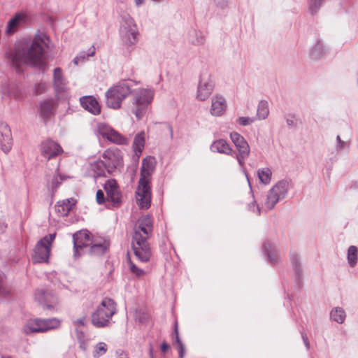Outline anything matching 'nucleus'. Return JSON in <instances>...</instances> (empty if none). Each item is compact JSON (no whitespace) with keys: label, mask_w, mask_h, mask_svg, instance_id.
Wrapping results in <instances>:
<instances>
[{"label":"nucleus","mask_w":358,"mask_h":358,"mask_svg":"<svg viewBox=\"0 0 358 358\" xmlns=\"http://www.w3.org/2000/svg\"><path fill=\"white\" fill-rule=\"evenodd\" d=\"M55 234H50L41 238L36 245L33 254L34 263H47L51 251V245L55 238Z\"/></svg>","instance_id":"obj_9"},{"label":"nucleus","mask_w":358,"mask_h":358,"mask_svg":"<svg viewBox=\"0 0 358 358\" xmlns=\"http://www.w3.org/2000/svg\"><path fill=\"white\" fill-rule=\"evenodd\" d=\"M145 144V134L143 131L138 133L134 138L132 144V159L135 162H138L143 152Z\"/></svg>","instance_id":"obj_23"},{"label":"nucleus","mask_w":358,"mask_h":358,"mask_svg":"<svg viewBox=\"0 0 358 358\" xmlns=\"http://www.w3.org/2000/svg\"><path fill=\"white\" fill-rule=\"evenodd\" d=\"M48 38L44 33L36 34L31 41L18 42L6 52V59L12 69L22 71L27 66H40L44 62Z\"/></svg>","instance_id":"obj_1"},{"label":"nucleus","mask_w":358,"mask_h":358,"mask_svg":"<svg viewBox=\"0 0 358 358\" xmlns=\"http://www.w3.org/2000/svg\"><path fill=\"white\" fill-rule=\"evenodd\" d=\"M302 338H303V342H304V344H305L306 348L308 349L309 348V342H308L307 337L304 335H302Z\"/></svg>","instance_id":"obj_57"},{"label":"nucleus","mask_w":358,"mask_h":358,"mask_svg":"<svg viewBox=\"0 0 358 358\" xmlns=\"http://www.w3.org/2000/svg\"><path fill=\"white\" fill-rule=\"evenodd\" d=\"M263 251L268 261L271 263H277L280 259V252L273 243L265 242L263 245Z\"/></svg>","instance_id":"obj_26"},{"label":"nucleus","mask_w":358,"mask_h":358,"mask_svg":"<svg viewBox=\"0 0 358 358\" xmlns=\"http://www.w3.org/2000/svg\"><path fill=\"white\" fill-rule=\"evenodd\" d=\"M228 108L227 98L221 94H214L210 99L209 113L211 116L219 117L223 116Z\"/></svg>","instance_id":"obj_15"},{"label":"nucleus","mask_w":358,"mask_h":358,"mask_svg":"<svg viewBox=\"0 0 358 358\" xmlns=\"http://www.w3.org/2000/svg\"><path fill=\"white\" fill-rule=\"evenodd\" d=\"M325 0H309L308 3V10L311 15H315L318 13Z\"/></svg>","instance_id":"obj_38"},{"label":"nucleus","mask_w":358,"mask_h":358,"mask_svg":"<svg viewBox=\"0 0 358 358\" xmlns=\"http://www.w3.org/2000/svg\"><path fill=\"white\" fill-rule=\"evenodd\" d=\"M42 319H30L24 325L23 331L26 334L44 332V328L42 327Z\"/></svg>","instance_id":"obj_28"},{"label":"nucleus","mask_w":358,"mask_h":358,"mask_svg":"<svg viewBox=\"0 0 358 358\" xmlns=\"http://www.w3.org/2000/svg\"><path fill=\"white\" fill-rule=\"evenodd\" d=\"M13 139L11 131L6 124H0V148L1 150L8 153L12 148Z\"/></svg>","instance_id":"obj_22"},{"label":"nucleus","mask_w":358,"mask_h":358,"mask_svg":"<svg viewBox=\"0 0 358 358\" xmlns=\"http://www.w3.org/2000/svg\"><path fill=\"white\" fill-rule=\"evenodd\" d=\"M329 48L321 39H316L310 46L308 57L313 62L321 59L328 52Z\"/></svg>","instance_id":"obj_18"},{"label":"nucleus","mask_w":358,"mask_h":358,"mask_svg":"<svg viewBox=\"0 0 358 358\" xmlns=\"http://www.w3.org/2000/svg\"><path fill=\"white\" fill-rule=\"evenodd\" d=\"M40 115L43 117H49L52 112V104L48 101H43L40 103Z\"/></svg>","instance_id":"obj_39"},{"label":"nucleus","mask_w":358,"mask_h":358,"mask_svg":"<svg viewBox=\"0 0 358 358\" xmlns=\"http://www.w3.org/2000/svg\"><path fill=\"white\" fill-rule=\"evenodd\" d=\"M52 82L58 99H68L69 98L68 82L63 76L62 69L57 67L54 69Z\"/></svg>","instance_id":"obj_14"},{"label":"nucleus","mask_w":358,"mask_h":358,"mask_svg":"<svg viewBox=\"0 0 358 358\" xmlns=\"http://www.w3.org/2000/svg\"><path fill=\"white\" fill-rule=\"evenodd\" d=\"M143 321H144L143 319H139L140 322H143Z\"/></svg>","instance_id":"obj_61"},{"label":"nucleus","mask_w":358,"mask_h":358,"mask_svg":"<svg viewBox=\"0 0 358 358\" xmlns=\"http://www.w3.org/2000/svg\"><path fill=\"white\" fill-rule=\"evenodd\" d=\"M8 291L4 287L3 284L0 281V296H3L7 294Z\"/></svg>","instance_id":"obj_51"},{"label":"nucleus","mask_w":358,"mask_h":358,"mask_svg":"<svg viewBox=\"0 0 358 358\" xmlns=\"http://www.w3.org/2000/svg\"><path fill=\"white\" fill-rule=\"evenodd\" d=\"M41 151L45 158L50 159L62 154L63 150L57 143L52 140H47L42 143Z\"/></svg>","instance_id":"obj_20"},{"label":"nucleus","mask_w":358,"mask_h":358,"mask_svg":"<svg viewBox=\"0 0 358 358\" xmlns=\"http://www.w3.org/2000/svg\"><path fill=\"white\" fill-rule=\"evenodd\" d=\"M153 98L154 91L152 89L142 88L134 92V103L138 106L147 107Z\"/></svg>","instance_id":"obj_21"},{"label":"nucleus","mask_w":358,"mask_h":358,"mask_svg":"<svg viewBox=\"0 0 358 358\" xmlns=\"http://www.w3.org/2000/svg\"><path fill=\"white\" fill-rule=\"evenodd\" d=\"M357 85H358V79H357Z\"/></svg>","instance_id":"obj_62"},{"label":"nucleus","mask_w":358,"mask_h":358,"mask_svg":"<svg viewBox=\"0 0 358 358\" xmlns=\"http://www.w3.org/2000/svg\"><path fill=\"white\" fill-rule=\"evenodd\" d=\"M145 3V0H134L135 6L137 7H140L143 6Z\"/></svg>","instance_id":"obj_54"},{"label":"nucleus","mask_w":358,"mask_h":358,"mask_svg":"<svg viewBox=\"0 0 358 358\" xmlns=\"http://www.w3.org/2000/svg\"><path fill=\"white\" fill-rule=\"evenodd\" d=\"M215 83L211 75L208 71H202L198 78L195 92V99L199 101H206L212 95Z\"/></svg>","instance_id":"obj_8"},{"label":"nucleus","mask_w":358,"mask_h":358,"mask_svg":"<svg viewBox=\"0 0 358 358\" xmlns=\"http://www.w3.org/2000/svg\"><path fill=\"white\" fill-rule=\"evenodd\" d=\"M132 80H121L111 86L105 93L108 107L119 109L122 101L131 93Z\"/></svg>","instance_id":"obj_5"},{"label":"nucleus","mask_w":358,"mask_h":358,"mask_svg":"<svg viewBox=\"0 0 358 358\" xmlns=\"http://www.w3.org/2000/svg\"><path fill=\"white\" fill-rule=\"evenodd\" d=\"M128 266L131 273H132L136 277L141 278L145 275L146 272L143 268H139L129 258L127 260Z\"/></svg>","instance_id":"obj_40"},{"label":"nucleus","mask_w":358,"mask_h":358,"mask_svg":"<svg viewBox=\"0 0 358 358\" xmlns=\"http://www.w3.org/2000/svg\"><path fill=\"white\" fill-rule=\"evenodd\" d=\"M269 113L268 104L266 101H259L257 110V117L259 120H265Z\"/></svg>","instance_id":"obj_36"},{"label":"nucleus","mask_w":358,"mask_h":358,"mask_svg":"<svg viewBox=\"0 0 358 358\" xmlns=\"http://www.w3.org/2000/svg\"><path fill=\"white\" fill-rule=\"evenodd\" d=\"M73 62L76 66L79 65L80 64H82V62H80V60H79L77 56L73 59Z\"/></svg>","instance_id":"obj_59"},{"label":"nucleus","mask_w":358,"mask_h":358,"mask_svg":"<svg viewBox=\"0 0 358 358\" xmlns=\"http://www.w3.org/2000/svg\"><path fill=\"white\" fill-rule=\"evenodd\" d=\"M42 327L44 328V332L57 329L61 324V320L56 317L42 319Z\"/></svg>","instance_id":"obj_34"},{"label":"nucleus","mask_w":358,"mask_h":358,"mask_svg":"<svg viewBox=\"0 0 358 358\" xmlns=\"http://www.w3.org/2000/svg\"><path fill=\"white\" fill-rule=\"evenodd\" d=\"M45 296V298L43 299L44 302H38V303L45 310H51L55 309L59 303L57 297L50 291H48Z\"/></svg>","instance_id":"obj_30"},{"label":"nucleus","mask_w":358,"mask_h":358,"mask_svg":"<svg viewBox=\"0 0 358 358\" xmlns=\"http://www.w3.org/2000/svg\"><path fill=\"white\" fill-rule=\"evenodd\" d=\"M30 18L25 12H18L15 13L7 22L5 29V34L10 36L14 34L19 28L25 25L29 21Z\"/></svg>","instance_id":"obj_16"},{"label":"nucleus","mask_w":358,"mask_h":358,"mask_svg":"<svg viewBox=\"0 0 358 358\" xmlns=\"http://www.w3.org/2000/svg\"><path fill=\"white\" fill-rule=\"evenodd\" d=\"M153 222L149 215L141 217L134 228L132 249L137 259L141 262H147L151 257V250L148 239L152 234Z\"/></svg>","instance_id":"obj_2"},{"label":"nucleus","mask_w":358,"mask_h":358,"mask_svg":"<svg viewBox=\"0 0 358 358\" xmlns=\"http://www.w3.org/2000/svg\"><path fill=\"white\" fill-rule=\"evenodd\" d=\"M109 245L110 243L107 238L99 235H94L87 252L92 256H101L105 254Z\"/></svg>","instance_id":"obj_17"},{"label":"nucleus","mask_w":358,"mask_h":358,"mask_svg":"<svg viewBox=\"0 0 358 358\" xmlns=\"http://www.w3.org/2000/svg\"><path fill=\"white\" fill-rule=\"evenodd\" d=\"M137 106V108L134 111V114L138 119H141L143 117V115L144 113V109L146 107L138 106Z\"/></svg>","instance_id":"obj_49"},{"label":"nucleus","mask_w":358,"mask_h":358,"mask_svg":"<svg viewBox=\"0 0 358 358\" xmlns=\"http://www.w3.org/2000/svg\"><path fill=\"white\" fill-rule=\"evenodd\" d=\"M236 122L241 126H248L252 124L255 122V119L249 117H239Z\"/></svg>","instance_id":"obj_47"},{"label":"nucleus","mask_w":358,"mask_h":358,"mask_svg":"<svg viewBox=\"0 0 358 358\" xmlns=\"http://www.w3.org/2000/svg\"><path fill=\"white\" fill-rule=\"evenodd\" d=\"M96 202L99 204H101L104 202V201H105L104 194L101 190L97 191L96 195Z\"/></svg>","instance_id":"obj_48"},{"label":"nucleus","mask_w":358,"mask_h":358,"mask_svg":"<svg viewBox=\"0 0 358 358\" xmlns=\"http://www.w3.org/2000/svg\"><path fill=\"white\" fill-rule=\"evenodd\" d=\"M77 339L79 343V348L81 350L85 352L88 348L89 339L85 337L83 332H77Z\"/></svg>","instance_id":"obj_41"},{"label":"nucleus","mask_w":358,"mask_h":358,"mask_svg":"<svg viewBox=\"0 0 358 358\" xmlns=\"http://www.w3.org/2000/svg\"><path fill=\"white\" fill-rule=\"evenodd\" d=\"M80 102L82 107L92 113V115H97L101 113L100 105L96 100L92 96H84L80 98Z\"/></svg>","instance_id":"obj_25"},{"label":"nucleus","mask_w":358,"mask_h":358,"mask_svg":"<svg viewBox=\"0 0 358 358\" xmlns=\"http://www.w3.org/2000/svg\"><path fill=\"white\" fill-rule=\"evenodd\" d=\"M63 178L58 173V164H56L53 170L50 173L46 174L47 185L48 189H51L52 191H55Z\"/></svg>","instance_id":"obj_27"},{"label":"nucleus","mask_w":358,"mask_h":358,"mask_svg":"<svg viewBox=\"0 0 358 358\" xmlns=\"http://www.w3.org/2000/svg\"><path fill=\"white\" fill-rule=\"evenodd\" d=\"M257 176L262 183L268 185L271 181L272 171L268 167H263L257 171Z\"/></svg>","instance_id":"obj_33"},{"label":"nucleus","mask_w":358,"mask_h":358,"mask_svg":"<svg viewBox=\"0 0 358 358\" xmlns=\"http://www.w3.org/2000/svg\"><path fill=\"white\" fill-rule=\"evenodd\" d=\"M97 133L103 138L117 145H127L129 139L115 130L110 125L101 122L97 124Z\"/></svg>","instance_id":"obj_13"},{"label":"nucleus","mask_w":358,"mask_h":358,"mask_svg":"<svg viewBox=\"0 0 358 358\" xmlns=\"http://www.w3.org/2000/svg\"><path fill=\"white\" fill-rule=\"evenodd\" d=\"M48 290H45L44 289H38L36 290L34 294V298L36 301L38 302H44L43 299L45 298V295L48 293Z\"/></svg>","instance_id":"obj_46"},{"label":"nucleus","mask_w":358,"mask_h":358,"mask_svg":"<svg viewBox=\"0 0 358 358\" xmlns=\"http://www.w3.org/2000/svg\"><path fill=\"white\" fill-rule=\"evenodd\" d=\"M149 355H150V358H154L153 349L152 347L150 348Z\"/></svg>","instance_id":"obj_60"},{"label":"nucleus","mask_w":358,"mask_h":358,"mask_svg":"<svg viewBox=\"0 0 358 358\" xmlns=\"http://www.w3.org/2000/svg\"><path fill=\"white\" fill-rule=\"evenodd\" d=\"M285 120L287 125L291 128L296 127L299 123V118L294 114H288L286 115Z\"/></svg>","instance_id":"obj_43"},{"label":"nucleus","mask_w":358,"mask_h":358,"mask_svg":"<svg viewBox=\"0 0 358 358\" xmlns=\"http://www.w3.org/2000/svg\"><path fill=\"white\" fill-rule=\"evenodd\" d=\"M292 263L295 264L296 269H298L299 262H298V259H297L296 257H295L294 258H292Z\"/></svg>","instance_id":"obj_58"},{"label":"nucleus","mask_w":358,"mask_h":358,"mask_svg":"<svg viewBox=\"0 0 358 358\" xmlns=\"http://www.w3.org/2000/svg\"><path fill=\"white\" fill-rule=\"evenodd\" d=\"M120 358H122V357H120Z\"/></svg>","instance_id":"obj_63"},{"label":"nucleus","mask_w":358,"mask_h":358,"mask_svg":"<svg viewBox=\"0 0 358 358\" xmlns=\"http://www.w3.org/2000/svg\"><path fill=\"white\" fill-rule=\"evenodd\" d=\"M210 150L214 153L233 155L234 151L229 143L223 138L214 141L210 145Z\"/></svg>","instance_id":"obj_24"},{"label":"nucleus","mask_w":358,"mask_h":358,"mask_svg":"<svg viewBox=\"0 0 358 358\" xmlns=\"http://www.w3.org/2000/svg\"><path fill=\"white\" fill-rule=\"evenodd\" d=\"M108 350V345L104 342H99L96 343L92 350L93 358H100L106 354Z\"/></svg>","instance_id":"obj_35"},{"label":"nucleus","mask_w":358,"mask_h":358,"mask_svg":"<svg viewBox=\"0 0 358 358\" xmlns=\"http://www.w3.org/2000/svg\"><path fill=\"white\" fill-rule=\"evenodd\" d=\"M156 163L155 158L152 156H148L142 160L141 177L136 192V202L141 208L148 209L150 206L151 192L149 183Z\"/></svg>","instance_id":"obj_3"},{"label":"nucleus","mask_w":358,"mask_h":358,"mask_svg":"<svg viewBox=\"0 0 358 358\" xmlns=\"http://www.w3.org/2000/svg\"><path fill=\"white\" fill-rule=\"evenodd\" d=\"M336 150L338 152L341 151L342 150L349 148V143L345 141H343L339 135L336 136Z\"/></svg>","instance_id":"obj_45"},{"label":"nucleus","mask_w":358,"mask_h":358,"mask_svg":"<svg viewBox=\"0 0 358 358\" xmlns=\"http://www.w3.org/2000/svg\"><path fill=\"white\" fill-rule=\"evenodd\" d=\"M104 189L107 198L114 206H119L121 203V194L117 182L115 180H108L104 184Z\"/></svg>","instance_id":"obj_19"},{"label":"nucleus","mask_w":358,"mask_h":358,"mask_svg":"<svg viewBox=\"0 0 358 358\" xmlns=\"http://www.w3.org/2000/svg\"><path fill=\"white\" fill-rule=\"evenodd\" d=\"M196 35L199 36L198 39L196 41L197 44H201L203 43V38L200 33L195 32Z\"/></svg>","instance_id":"obj_53"},{"label":"nucleus","mask_w":358,"mask_h":358,"mask_svg":"<svg viewBox=\"0 0 358 358\" xmlns=\"http://www.w3.org/2000/svg\"><path fill=\"white\" fill-rule=\"evenodd\" d=\"M73 322L76 326H85L87 324V318L85 317H83L76 320Z\"/></svg>","instance_id":"obj_50"},{"label":"nucleus","mask_w":358,"mask_h":358,"mask_svg":"<svg viewBox=\"0 0 358 358\" xmlns=\"http://www.w3.org/2000/svg\"><path fill=\"white\" fill-rule=\"evenodd\" d=\"M94 53H95V48H94V47L92 46V48H90L89 49L87 53L84 51L80 52L78 54L77 57L79 59V60H80V62L82 63H83L85 61H87L90 57H92L94 55Z\"/></svg>","instance_id":"obj_42"},{"label":"nucleus","mask_w":358,"mask_h":358,"mask_svg":"<svg viewBox=\"0 0 358 358\" xmlns=\"http://www.w3.org/2000/svg\"><path fill=\"white\" fill-rule=\"evenodd\" d=\"M102 157L108 173H113L117 170L120 171L123 167V156L119 149H107L103 152Z\"/></svg>","instance_id":"obj_11"},{"label":"nucleus","mask_w":358,"mask_h":358,"mask_svg":"<svg viewBox=\"0 0 358 358\" xmlns=\"http://www.w3.org/2000/svg\"><path fill=\"white\" fill-rule=\"evenodd\" d=\"M330 318L338 324H343L346 318V313L341 307H335L330 312Z\"/></svg>","instance_id":"obj_32"},{"label":"nucleus","mask_w":358,"mask_h":358,"mask_svg":"<svg viewBox=\"0 0 358 358\" xmlns=\"http://www.w3.org/2000/svg\"><path fill=\"white\" fill-rule=\"evenodd\" d=\"M116 310V303L113 299H103L92 315V324L98 328L107 327Z\"/></svg>","instance_id":"obj_6"},{"label":"nucleus","mask_w":358,"mask_h":358,"mask_svg":"<svg viewBox=\"0 0 358 358\" xmlns=\"http://www.w3.org/2000/svg\"><path fill=\"white\" fill-rule=\"evenodd\" d=\"M90 169L94 172L95 176H101L104 175L106 165L103 161H95L90 164Z\"/></svg>","instance_id":"obj_37"},{"label":"nucleus","mask_w":358,"mask_h":358,"mask_svg":"<svg viewBox=\"0 0 358 358\" xmlns=\"http://www.w3.org/2000/svg\"><path fill=\"white\" fill-rule=\"evenodd\" d=\"M346 259L348 266L355 268L358 262V248L355 245H350L347 250Z\"/></svg>","instance_id":"obj_31"},{"label":"nucleus","mask_w":358,"mask_h":358,"mask_svg":"<svg viewBox=\"0 0 358 358\" xmlns=\"http://www.w3.org/2000/svg\"><path fill=\"white\" fill-rule=\"evenodd\" d=\"M184 354H185V347L182 346V347L179 348L180 358H182L184 357Z\"/></svg>","instance_id":"obj_56"},{"label":"nucleus","mask_w":358,"mask_h":358,"mask_svg":"<svg viewBox=\"0 0 358 358\" xmlns=\"http://www.w3.org/2000/svg\"><path fill=\"white\" fill-rule=\"evenodd\" d=\"M292 188L291 182L287 180H281L276 182L267 192L262 201L263 208L271 210L281 200L284 199Z\"/></svg>","instance_id":"obj_7"},{"label":"nucleus","mask_w":358,"mask_h":358,"mask_svg":"<svg viewBox=\"0 0 358 358\" xmlns=\"http://www.w3.org/2000/svg\"><path fill=\"white\" fill-rule=\"evenodd\" d=\"M175 331H176V343L178 345V347L180 348V347L184 346L182 341L179 338L178 332V330L176 328Z\"/></svg>","instance_id":"obj_52"},{"label":"nucleus","mask_w":358,"mask_h":358,"mask_svg":"<svg viewBox=\"0 0 358 358\" xmlns=\"http://www.w3.org/2000/svg\"><path fill=\"white\" fill-rule=\"evenodd\" d=\"M169 349V345L168 344H166V343H163L162 345H161V350L163 352H166Z\"/></svg>","instance_id":"obj_55"},{"label":"nucleus","mask_w":358,"mask_h":358,"mask_svg":"<svg viewBox=\"0 0 358 358\" xmlns=\"http://www.w3.org/2000/svg\"><path fill=\"white\" fill-rule=\"evenodd\" d=\"M248 209L255 215H260L262 211H267L266 210L263 208V206L262 205V208L257 204L256 201L253 199V201L248 204Z\"/></svg>","instance_id":"obj_44"},{"label":"nucleus","mask_w":358,"mask_h":358,"mask_svg":"<svg viewBox=\"0 0 358 358\" xmlns=\"http://www.w3.org/2000/svg\"><path fill=\"white\" fill-rule=\"evenodd\" d=\"M76 201L73 199H66L57 202L56 205L57 212L62 216L67 215L69 211L76 205Z\"/></svg>","instance_id":"obj_29"},{"label":"nucleus","mask_w":358,"mask_h":358,"mask_svg":"<svg viewBox=\"0 0 358 358\" xmlns=\"http://www.w3.org/2000/svg\"><path fill=\"white\" fill-rule=\"evenodd\" d=\"M139 30L136 20L129 14L121 15L119 37L121 45L127 50H133L138 41Z\"/></svg>","instance_id":"obj_4"},{"label":"nucleus","mask_w":358,"mask_h":358,"mask_svg":"<svg viewBox=\"0 0 358 358\" xmlns=\"http://www.w3.org/2000/svg\"><path fill=\"white\" fill-rule=\"evenodd\" d=\"M94 236L87 230H80L73 235L75 258H78L87 252Z\"/></svg>","instance_id":"obj_12"},{"label":"nucleus","mask_w":358,"mask_h":358,"mask_svg":"<svg viewBox=\"0 0 358 358\" xmlns=\"http://www.w3.org/2000/svg\"><path fill=\"white\" fill-rule=\"evenodd\" d=\"M229 138L237 150L235 158L242 167L245 164V159L250 155V147L245 138L236 131L231 132Z\"/></svg>","instance_id":"obj_10"}]
</instances>
